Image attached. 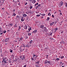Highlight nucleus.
Wrapping results in <instances>:
<instances>
[{
	"instance_id": "f8f14e48",
	"label": "nucleus",
	"mask_w": 67,
	"mask_h": 67,
	"mask_svg": "<svg viewBox=\"0 0 67 67\" xmlns=\"http://www.w3.org/2000/svg\"><path fill=\"white\" fill-rule=\"evenodd\" d=\"M37 30H35L33 31V33H35L37 32Z\"/></svg>"
},
{
	"instance_id": "f3484780",
	"label": "nucleus",
	"mask_w": 67,
	"mask_h": 67,
	"mask_svg": "<svg viewBox=\"0 0 67 67\" xmlns=\"http://www.w3.org/2000/svg\"><path fill=\"white\" fill-rule=\"evenodd\" d=\"M64 41H62L60 42V44H64Z\"/></svg>"
},
{
	"instance_id": "774afa93",
	"label": "nucleus",
	"mask_w": 67,
	"mask_h": 67,
	"mask_svg": "<svg viewBox=\"0 0 67 67\" xmlns=\"http://www.w3.org/2000/svg\"><path fill=\"white\" fill-rule=\"evenodd\" d=\"M9 66L7 65H6V67H8Z\"/></svg>"
},
{
	"instance_id": "0eeeda50",
	"label": "nucleus",
	"mask_w": 67,
	"mask_h": 67,
	"mask_svg": "<svg viewBox=\"0 0 67 67\" xmlns=\"http://www.w3.org/2000/svg\"><path fill=\"white\" fill-rule=\"evenodd\" d=\"M41 4H38V6H36V8H35V9H38V7H39V6H40V7H41Z\"/></svg>"
},
{
	"instance_id": "9b49d317",
	"label": "nucleus",
	"mask_w": 67,
	"mask_h": 67,
	"mask_svg": "<svg viewBox=\"0 0 67 67\" xmlns=\"http://www.w3.org/2000/svg\"><path fill=\"white\" fill-rule=\"evenodd\" d=\"M4 2V1L3 0H1L0 1V3H3V2Z\"/></svg>"
},
{
	"instance_id": "f257e3e1",
	"label": "nucleus",
	"mask_w": 67,
	"mask_h": 67,
	"mask_svg": "<svg viewBox=\"0 0 67 67\" xmlns=\"http://www.w3.org/2000/svg\"><path fill=\"white\" fill-rule=\"evenodd\" d=\"M64 4V2L62 1H61V2L59 3V6H62Z\"/></svg>"
},
{
	"instance_id": "ddd939ff",
	"label": "nucleus",
	"mask_w": 67,
	"mask_h": 67,
	"mask_svg": "<svg viewBox=\"0 0 67 67\" xmlns=\"http://www.w3.org/2000/svg\"><path fill=\"white\" fill-rule=\"evenodd\" d=\"M21 21H22V22H23V21H24V20L23 19V17L21 19Z\"/></svg>"
},
{
	"instance_id": "6ab92c4d",
	"label": "nucleus",
	"mask_w": 67,
	"mask_h": 67,
	"mask_svg": "<svg viewBox=\"0 0 67 67\" xmlns=\"http://www.w3.org/2000/svg\"><path fill=\"white\" fill-rule=\"evenodd\" d=\"M6 58H7V57H6L3 58V60H6Z\"/></svg>"
},
{
	"instance_id": "c9c22d12",
	"label": "nucleus",
	"mask_w": 67,
	"mask_h": 67,
	"mask_svg": "<svg viewBox=\"0 0 67 67\" xmlns=\"http://www.w3.org/2000/svg\"><path fill=\"white\" fill-rule=\"evenodd\" d=\"M41 16V15H37L36 16H37V17H38V16Z\"/></svg>"
},
{
	"instance_id": "4d7b16f0",
	"label": "nucleus",
	"mask_w": 67,
	"mask_h": 67,
	"mask_svg": "<svg viewBox=\"0 0 67 67\" xmlns=\"http://www.w3.org/2000/svg\"><path fill=\"white\" fill-rule=\"evenodd\" d=\"M28 38V37H25V38L26 39H27Z\"/></svg>"
},
{
	"instance_id": "8fccbe9b",
	"label": "nucleus",
	"mask_w": 67,
	"mask_h": 67,
	"mask_svg": "<svg viewBox=\"0 0 67 67\" xmlns=\"http://www.w3.org/2000/svg\"><path fill=\"white\" fill-rule=\"evenodd\" d=\"M4 33H6V31L5 30L3 32Z\"/></svg>"
},
{
	"instance_id": "2f4dec72",
	"label": "nucleus",
	"mask_w": 67,
	"mask_h": 67,
	"mask_svg": "<svg viewBox=\"0 0 67 67\" xmlns=\"http://www.w3.org/2000/svg\"><path fill=\"white\" fill-rule=\"evenodd\" d=\"M63 58H64V56H62L61 57V59H63Z\"/></svg>"
},
{
	"instance_id": "c03bdc74",
	"label": "nucleus",
	"mask_w": 67,
	"mask_h": 67,
	"mask_svg": "<svg viewBox=\"0 0 67 67\" xmlns=\"http://www.w3.org/2000/svg\"><path fill=\"white\" fill-rule=\"evenodd\" d=\"M26 14H28L29 13V12H26Z\"/></svg>"
},
{
	"instance_id": "7c9ffc66",
	"label": "nucleus",
	"mask_w": 67,
	"mask_h": 67,
	"mask_svg": "<svg viewBox=\"0 0 67 67\" xmlns=\"http://www.w3.org/2000/svg\"><path fill=\"white\" fill-rule=\"evenodd\" d=\"M0 32H2V31L1 30V27L0 28Z\"/></svg>"
},
{
	"instance_id": "680f3d73",
	"label": "nucleus",
	"mask_w": 67,
	"mask_h": 67,
	"mask_svg": "<svg viewBox=\"0 0 67 67\" xmlns=\"http://www.w3.org/2000/svg\"><path fill=\"white\" fill-rule=\"evenodd\" d=\"M10 65H11V66H12V64L10 63Z\"/></svg>"
},
{
	"instance_id": "69168bd1",
	"label": "nucleus",
	"mask_w": 67,
	"mask_h": 67,
	"mask_svg": "<svg viewBox=\"0 0 67 67\" xmlns=\"http://www.w3.org/2000/svg\"><path fill=\"white\" fill-rule=\"evenodd\" d=\"M59 12H61V10H59Z\"/></svg>"
},
{
	"instance_id": "0e129e2a",
	"label": "nucleus",
	"mask_w": 67,
	"mask_h": 67,
	"mask_svg": "<svg viewBox=\"0 0 67 67\" xmlns=\"http://www.w3.org/2000/svg\"><path fill=\"white\" fill-rule=\"evenodd\" d=\"M41 19H43V18H44V17L43 16H42L41 17Z\"/></svg>"
},
{
	"instance_id": "4be33fe9",
	"label": "nucleus",
	"mask_w": 67,
	"mask_h": 67,
	"mask_svg": "<svg viewBox=\"0 0 67 67\" xmlns=\"http://www.w3.org/2000/svg\"><path fill=\"white\" fill-rule=\"evenodd\" d=\"M27 16V15L26 14H24L23 15V16L24 17H26Z\"/></svg>"
},
{
	"instance_id": "4c0bfd02",
	"label": "nucleus",
	"mask_w": 67,
	"mask_h": 67,
	"mask_svg": "<svg viewBox=\"0 0 67 67\" xmlns=\"http://www.w3.org/2000/svg\"><path fill=\"white\" fill-rule=\"evenodd\" d=\"M33 41L32 40H31L30 42V44H31V43H32V41Z\"/></svg>"
},
{
	"instance_id": "e2e57ef3",
	"label": "nucleus",
	"mask_w": 67,
	"mask_h": 67,
	"mask_svg": "<svg viewBox=\"0 0 67 67\" xmlns=\"http://www.w3.org/2000/svg\"><path fill=\"white\" fill-rule=\"evenodd\" d=\"M0 34L1 35H2V34H3V33H1Z\"/></svg>"
},
{
	"instance_id": "49530a36",
	"label": "nucleus",
	"mask_w": 67,
	"mask_h": 67,
	"mask_svg": "<svg viewBox=\"0 0 67 67\" xmlns=\"http://www.w3.org/2000/svg\"><path fill=\"white\" fill-rule=\"evenodd\" d=\"M50 18H49V17H48L47 18V20H48Z\"/></svg>"
},
{
	"instance_id": "5701e85b",
	"label": "nucleus",
	"mask_w": 67,
	"mask_h": 67,
	"mask_svg": "<svg viewBox=\"0 0 67 67\" xmlns=\"http://www.w3.org/2000/svg\"><path fill=\"white\" fill-rule=\"evenodd\" d=\"M9 25L10 26H13V24H9Z\"/></svg>"
},
{
	"instance_id": "37998d69",
	"label": "nucleus",
	"mask_w": 67,
	"mask_h": 67,
	"mask_svg": "<svg viewBox=\"0 0 67 67\" xmlns=\"http://www.w3.org/2000/svg\"><path fill=\"white\" fill-rule=\"evenodd\" d=\"M54 29L55 30V31H57V30H58V28H55Z\"/></svg>"
},
{
	"instance_id": "c85d7f7f",
	"label": "nucleus",
	"mask_w": 67,
	"mask_h": 67,
	"mask_svg": "<svg viewBox=\"0 0 67 67\" xmlns=\"http://www.w3.org/2000/svg\"><path fill=\"white\" fill-rule=\"evenodd\" d=\"M38 3L35 4V7H36V5H38Z\"/></svg>"
},
{
	"instance_id": "6e6552de",
	"label": "nucleus",
	"mask_w": 67,
	"mask_h": 67,
	"mask_svg": "<svg viewBox=\"0 0 67 67\" xmlns=\"http://www.w3.org/2000/svg\"><path fill=\"white\" fill-rule=\"evenodd\" d=\"M21 46L22 47H25L26 46L24 44H22L21 45Z\"/></svg>"
},
{
	"instance_id": "4468645a",
	"label": "nucleus",
	"mask_w": 67,
	"mask_h": 67,
	"mask_svg": "<svg viewBox=\"0 0 67 67\" xmlns=\"http://www.w3.org/2000/svg\"><path fill=\"white\" fill-rule=\"evenodd\" d=\"M29 13H32V10H29V12H28Z\"/></svg>"
},
{
	"instance_id": "423d86ee",
	"label": "nucleus",
	"mask_w": 67,
	"mask_h": 67,
	"mask_svg": "<svg viewBox=\"0 0 67 67\" xmlns=\"http://www.w3.org/2000/svg\"><path fill=\"white\" fill-rule=\"evenodd\" d=\"M26 47H28L29 48L30 47V44H27L26 45Z\"/></svg>"
},
{
	"instance_id": "1a4fd4ad",
	"label": "nucleus",
	"mask_w": 67,
	"mask_h": 67,
	"mask_svg": "<svg viewBox=\"0 0 67 67\" xmlns=\"http://www.w3.org/2000/svg\"><path fill=\"white\" fill-rule=\"evenodd\" d=\"M33 57H34V58H35V59H36V58L37 57V56L36 55L34 54Z\"/></svg>"
},
{
	"instance_id": "412c9836",
	"label": "nucleus",
	"mask_w": 67,
	"mask_h": 67,
	"mask_svg": "<svg viewBox=\"0 0 67 67\" xmlns=\"http://www.w3.org/2000/svg\"><path fill=\"white\" fill-rule=\"evenodd\" d=\"M18 30H19V31H20V30H21V27L20 26H19L18 27Z\"/></svg>"
},
{
	"instance_id": "f03ea898",
	"label": "nucleus",
	"mask_w": 67,
	"mask_h": 67,
	"mask_svg": "<svg viewBox=\"0 0 67 67\" xmlns=\"http://www.w3.org/2000/svg\"><path fill=\"white\" fill-rule=\"evenodd\" d=\"M23 28L25 30H27V25H25L24 26Z\"/></svg>"
},
{
	"instance_id": "a18cd8bd",
	"label": "nucleus",
	"mask_w": 67,
	"mask_h": 67,
	"mask_svg": "<svg viewBox=\"0 0 67 67\" xmlns=\"http://www.w3.org/2000/svg\"><path fill=\"white\" fill-rule=\"evenodd\" d=\"M45 14H41V15H42V16H43V15H44V16H45Z\"/></svg>"
},
{
	"instance_id": "dca6fc26",
	"label": "nucleus",
	"mask_w": 67,
	"mask_h": 67,
	"mask_svg": "<svg viewBox=\"0 0 67 67\" xmlns=\"http://www.w3.org/2000/svg\"><path fill=\"white\" fill-rule=\"evenodd\" d=\"M47 60H45L44 61V64H47Z\"/></svg>"
},
{
	"instance_id": "bf43d9fd",
	"label": "nucleus",
	"mask_w": 67,
	"mask_h": 67,
	"mask_svg": "<svg viewBox=\"0 0 67 67\" xmlns=\"http://www.w3.org/2000/svg\"><path fill=\"white\" fill-rule=\"evenodd\" d=\"M36 67H40L38 66V65H36Z\"/></svg>"
},
{
	"instance_id": "b1692460",
	"label": "nucleus",
	"mask_w": 67,
	"mask_h": 67,
	"mask_svg": "<svg viewBox=\"0 0 67 67\" xmlns=\"http://www.w3.org/2000/svg\"><path fill=\"white\" fill-rule=\"evenodd\" d=\"M7 60H5V61L4 62V63H5V64H7L8 63H7Z\"/></svg>"
},
{
	"instance_id": "cd10ccee",
	"label": "nucleus",
	"mask_w": 67,
	"mask_h": 67,
	"mask_svg": "<svg viewBox=\"0 0 67 67\" xmlns=\"http://www.w3.org/2000/svg\"><path fill=\"white\" fill-rule=\"evenodd\" d=\"M59 60V58H57L55 60Z\"/></svg>"
},
{
	"instance_id": "09e8293b",
	"label": "nucleus",
	"mask_w": 67,
	"mask_h": 67,
	"mask_svg": "<svg viewBox=\"0 0 67 67\" xmlns=\"http://www.w3.org/2000/svg\"><path fill=\"white\" fill-rule=\"evenodd\" d=\"M34 1V3H35V2H36V1H35V0H33Z\"/></svg>"
},
{
	"instance_id": "603ef678",
	"label": "nucleus",
	"mask_w": 67,
	"mask_h": 67,
	"mask_svg": "<svg viewBox=\"0 0 67 67\" xmlns=\"http://www.w3.org/2000/svg\"><path fill=\"white\" fill-rule=\"evenodd\" d=\"M56 20H57V21H58H58H59V19H57Z\"/></svg>"
},
{
	"instance_id": "3c124183",
	"label": "nucleus",
	"mask_w": 67,
	"mask_h": 67,
	"mask_svg": "<svg viewBox=\"0 0 67 67\" xmlns=\"http://www.w3.org/2000/svg\"><path fill=\"white\" fill-rule=\"evenodd\" d=\"M15 9H14L13 10V12H15Z\"/></svg>"
},
{
	"instance_id": "5fc2aeb1",
	"label": "nucleus",
	"mask_w": 67,
	"mask_h": 67,
	"mask_svg": "<svg viewBox=\"0 0 67 67\" xmlns=\"http://www.w3.org/2000/svg\"><path fill=\"white\" fill-rule=\"evenodd\" d=\"M15 59L16 60H15V62H16V61H17V60H18L17 59H16V58H15Z\"/></svg>"
},
{
	"instance_id": "6e6d98bb",
	"label": "nucleus",
	"mask_w": 67,
	"mask_h": 67,
	"mask_svg": "<svg viewBox=\"0 0 67 67\" xmlns=\"http://www.w3.org/2000/svg\"><path fill=\"white\" fill-rule=\"evenodd\" d=\"M3 56V54H1V56H2V57Z\"/></svg>"
},
{
	"instance_id": "9d476101",
	"label": "nucleus",
	"mask_w": 67,
	"mask_h": 67,
	"mask_svg": "<svg viewBox=\"0 0 67 67\" xmlns=\"http://www.w3.org/2000/svg\"><path fill=\"white\" fill-rule=\"evenodd\" d=\"M40 27L41 28V29H43V27H44V25H41L40 26Z\"/></svg>"
},
{
	"instance_id": "473e14b6",
	"label": "nucleus",
	"mask_w": 67,
	"mask_h": 67,
	"mask_svg": "<svg viewBox=\"0 0 67 67\" xmlns=\"http://www.w3.org/2000/svg\"><path fill=\"white\" fill-rule=\"evenodd\" d=\"M31 35V33H29L28 34V35L29 36H30Z\"/></svg>"
},
{
	"instance_id": "a19ab883",
	"label": "nucleus",
	"mask_w": 67,
	"mask_h": 67,
	"mask_svg": "<svg viewBox=\"0 0 67 67\" xmlns=\"http://www.w3.org/2000/svg\"><path fill=\"white\" fill-rule=\"evenodd\" d=\"M5 60H4L3 59L2 61V63H4V61Z\"/></svg>"
},
{
	"instance_id": "a211bd4d",
	"label": "nucleus",
	"mask_w": 67,
	"mask_h": 67,
	"mask_svg": "<svg viewBox=\"0 0 67 67\" xmlns=\"http://www.w3.org/2000/svg\"><path fill=\"white\" fill-rule=\"evenodd\" d=\"M54 23V22H53L52 23H51V24H50V26H52V25H53Z\"/></svg>"
},
{
	"instance_id": "f704fd0d",
	"label": "nucleus",
	"mask_w": 67,
	"mask_h": 67,
	"mask_svg": "<svg viewBox=\"0 0 67 67\" xmlns=\"http://www.w3.org/2000/svg\"><path fill=\"white\" fill-rule=\"evenodd\" d=\"M32 8H33V7H32V6H31L30 7V9H32Z\"/></svg>"
},
{
	"instance_id": "79ce46f5",
	"label": "nucleus",
	"mask_w": 67,
	"mask_h": 67,
	"mask_svg": "<svg viewBox=\"0 0 67 67\" xmlns=\"http://www.w3.org/2000/svg\"><path fill=\"white\" fill-rule=\"evenodd\" d=\"M9 63H11V60L10 59V60H9Z\"/></svg>"
},
{
	"instance_id": "c756f323",
	"label": "nucleus",
	"mask_w": 67,
	"mask_h": 67,
	"mask_svg": "<svg viewBox=\"0 0 67 67\" xmlns=\"http://www.w3.org/2000/svg\"><path fill=\"white\" fill-rule=\"evenodd\" d=\"M17 27V25H16V24L15 25H14V27Z\"/></svg>"
},
{
	"instance_id": "393cba45",
	"label": "nucleus",
	"mask_w": 67,
	"mask_h": 67,
	"mask_svg": "<svg viewBox=\"0 0 67 67\" xmlns=\"http://www.w3.org/2000/svg\"><path fill=\"white\" fill-rule=\"evenodd\" d=\"M47 63H48V64H51V62L49 61H47Z\"/></svg>"
},
{
	"instance_id": "39448f33",
	"label": "nucleus",
	"mask_w": 67,
	"mask_h": 67,
	"mask_svg": "<svg viewBox=\"0 0 67 67\" xmlns=\"http://www.w3.org/2000/svg\"><path fill=\"white\" fill-rule=\"evenodd\" d=\"M44 31L45 32H47V29L46 27H45L44 29Z\"/></svg>"
},
{
	"instance_id": "e433bc0d",
	"label": "nucleus",
	"mask_w": 67,
	"mask_h": 67,
	"mask_svg": "<svg viewBox=\"0 0 67 67\" xmlns=\"http://www.w3.org/2000/svg\"><path fill=\"white\" fill-rule=\"evenodd\" d=\"M36 64H39V61H38L36 63Z\"/></svg>"
},
{
	"instance_id": "20e7f679",
	"label": "nucleus",
	"mask_w": 67,
	"mask_h": 67,
	"mask_svg": "<svg viewBox=\"0 0 67 67\" xmlns=\"http://www.w3.org/2000/svg\"><path fill=\"white\" fill-rule=\"evenodd\" d=\"M31 59L32 60H36V58H34V57H32V58H31Z\"/></svg>"
},
{
	"instance_id": "aec40b11",
	"label": "nucleus",
	"mask_w": 67,
	"mask_h": 67,
	"mask_svg": "<svg viewBox=\"0 0 67 67\" xmlns=\"http://www.w3.org/2000/svg\"><path fill=\"white\" fill-rule=\"evenodd\" d=\"M29 32H30V30H31L32 29H31V27H30V28H29L28 29Z\"/></svg>"
},
{
	"instance_id": "a878e982",
	"label": "nucleus",
	"mask_w": 67,
	"mask_h": 67,
	"mask_svg": "<svg viewBox=\"0 0 67 67\" xmlns=\"http://www.w3.org/2000/svg\"><path fill=\"white\" fill-rule=\"evenodd\" d=\"M51 13H49L48 14V16H51Z\"/></svg>"
},
{
	"instance_id": "864d4df0",
	"label": "nucleus",
	"mask_w": 67,
	"mask_h": 67,
	"mask_svg": "<svg viewBox=\"0 0 67 67\" xmlns=\"http://www.w3.org/2000/svg\"><path fill=\"white\" fill-rule=\"evenodd\" d=\"M26 65H24V66H23V67H26Z\"/></svg>"
},
{
	"instance_id": "13d9d810",
	"label": "nucleus",
	"mask_w": 67,
	"mask_h": 67,
	"mask_svg": "<svg viewBox=\"0 0 67 67\" xmlns=\"http://www.w3.org/2000/svg\"><path fill=\"white\" fill-rule=\"evenodd\" d=\"M27 4V2L25 4V5H26Z\"/></svg>"
},
{
	"instance_id": "7ed1b4c3",
	"label": "nucleus",
	"mask_w": 67,
	"mask_h": 67,
	"mask_svg": "<svg viewBox=\"0 0 67 67\" xmlns=\"http://www.w3.org/2000/svg\"><path fill=\"white\" fill-rule=\"evenodd\" d=\"M9 41V38H6L5 39V43H7V42H8Z\"/></svg>"
},
{
	"instance_id": "052dcab7",
	"label": "nucleus",
	"mask_w": 67,
	"mask_h": 67,
	"mask_svg": "<svg viewBox=\"0 0 67 67\" xmlns=\"http://www.w3.org/2000/svg\"><path fill=\"white\" fill-rule=\"evenodd\" d=\"M65 7H67V3H66V4Z\"/></svg>"
},
{
	"instance_id": "338daca9",
	"label": "nucleus",
	"mask_w": 67,
	"mask_h": 67,
	"mask_svg": "<svg viewBox=\"0 0 67 67\" xmlns=\"http://www.w3.org/2000/svg\"><path fill=\"white\" fill-rule=\"evenodd\" d=\"M32 3H34V1H33L32 2Z\"/></svg>"
},
{
	"instance_id": "58836bf2",
	"label": "nucleus",
	"mask_w": 67,
	"mask_h": 67,
	"mask_svg": "<svg viewBox=\"0 0 67 67\" xmlns=\"http://www.w3.org/2000/svg\"><path fill=\"white\" fill-rule=\"evenodd\" d=\"M25 56H23V58L24 59H25Z\"/></svg>"
},
{
	"instance_id": "de8ad7c7",
	"label": "nucleus",
	"mask_w": 67,
	"mask_h": 67,
	"mask_svg": "<svg viewBox=\"0 0 67 67\" xmlns=\"http://www.w3.org/2000/svg\"><path fill=\"white\" fill-rule=\"evenodd\" d=\"M52 17H53V18H54V15H52Z\"/></svg>"
},
{
	"instance_id": "2eb2a0df",
	"label": "nucleus",
	"mask_w": 67,
	"mask_h": 67,
	"mask_svg": "<svg viewBox=\"0 0 67 67\" xmlns=\"http://www.w3.org/2000/svg\"><path fill=\"white\" fill-rule=\"evenodd\" d=\"M16 15V14L14 13H13V15L12 16H15Z\"/></svg>"
},
{
	"instance_id": "ea45409f",
	"label": "nucleus",
	"mask_w": 67,
	"mask_h": 67,
	"mask_svg": "<svg viewBox=\"0 0 67 67\" xmlns=\"http://www.w3.org/2000/svg\"><path fill=\"white\" fill-rule=\"evenodd\" d=\"M64 33V31L63 30H62V31H61V33Z\"/></svg>"
},
{
	"instance_id": "72a5a7b5",
	"label": "nucleus",
	"mask_w": 67,
	"mask_h": 67,
	"mask_svg": "<svg viewBox=\"0 0 67 67\" xmlns=\"http://www.w3.org/2000/svg\"><path fill=\"white\" fill-rule=\"evenodd\" d=\"M16 18H19V16L18 15H17Z\"/></svg>"
},
{
	"instance_id": "bb28decb",
	"label": "nucleus",
	"mask_w": 67,
	"mask_h": 67,
	"mask_svg": "<svg viewBox=\"0 0 67 67\" xmlns=\"http://www.w3.org/2000/svg\"><path fill=\"white\" fill-rule=\"evenodd\" d=\"M10 53H12L13 52V50L12 49L11 50V49H10Z\"/></svg>"
}]
</instances>
